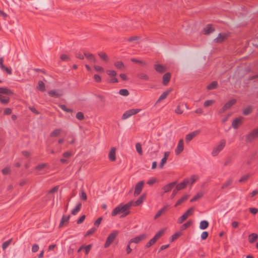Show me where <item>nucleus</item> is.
I'll list each match as a JSON object with an SVG mask.
<instances>
[{
    "label": "nucleus",
    "mask_w": 258,
    "mask_h": 258,
    "mask_svg": "<svg viewBox=\"0 0 258 258\" xmlns=\"http://www.w3.org/2000/svg\"><path fill=\"white\" fill-rule=\"evenodd\" d=\"M12 242V239H9L5 242H4L2 245V248L3 250L6 249L11 244Z\"/></svg>",
    "instance_id": "nucleus-49"
},
{
    "label": "nucleus",
    "mask_w": 258,
    "mask_h": 258,
    "mask_svg": "<svg viewBox=\"0 0 258 258\" xmlns=\"http://www.w3.org/2000/svg\"><path fill=\"white\" fill-rule=\"evenodd\" d=\"M96 230V227H93L92 228L89 229L87 232V233L85 234V236H89L90 235H91V234H93L95 232Z\"/></svg>",
    "instance_id": "nucleus-55"
},
{
    "label": "nucleus",
    "mask_w": 258,
    "mask_h": 258,
    "mask_svg": "<svg viewBox=\"0 0 258 258\" xmlns=\"http://www.w3.org/2000/svg\"><path fill=\"white\" fill-rule=\"evenodd\" d=\"M171 91V89H169L168 90H166V91H164L160 96L159 98H158V99L156 101V104H157V103H159L161 100H162L163 99H165L167 97V96L169 95V94L170 93V92Z\"/></svg>",
    "instance_id": "nucleus-20"
},
{
    "label": "nucleus",
    "mask_w": 258,
    "mask_h": 258,
    "mask_svg": "<svg viewBox=\"0 0 258 258\" xmlns=\"http://www.w3.org/2000/svg\"><path fill=\"white\" fill-rule=\"evenodd\" d=\"M194 208H190L188 209L181 217H180L177 220L178 224L183 223L187 218L192 214L194 212Z\"/></svg>",
    "instance_id": "nucleus-6"
},
{
    "label": "nucleus",
    "mask_w": 258,
    "mask_h": 258,
    "mask_svg": "<svg viewBox=\"0 0 258 258\" xmlns=\"http://www.w3.org/2000/svg\"><path fill=\"white\" fill-rule=\"evenodd\" d=\"M249 177H250L249 174H245V175L242 176L240 178V179L239 180V181L240 182H244V181H246L249 178Z\"/></svg>",
    "instance_id": "nucleus-52"
},
{
    "label": "nucleus",
    "mask_w": 258,
    "mask_h": 258,
    "mask_svg": "<svg viewBox=\"0 0 258 258\" xmlns=\"http://www.w3.org/2000/svg\"><path fill=\"white\" fill-rule=\"evenodd\" d=\"M236 102V100L235 99H232L226 103L224 106L226 109H228L230 108Z\"/></svg>",
    "instance_id": "nucleus-27"
},
{
    "label": "nucleus",
    "mask_w": 258,
    "mask_h": 258,
    "mask_svg": "<svg viewBox=\"0 0 258 258\" xmlns=\"http://www.w3.org/2000/svg\"><path fill=\"white\" fill-rule=\"evenodd\" d=\"M60 59L63 61H68L70 60L69 57L64 54H62L60 55Z\"/></svg>",
    "instance_id": "nucleus-57"
},
{
    "label": "nucleus",
    "mask_w": 258,
    "mask_h": 258,
    "mask_svg": "<svg viewBox=\"0 0 258 258\" xmlns=\"http://www.w3.org/2000/svg\"><path fill=\"white\" fill-rule=\"evenodd\" d=\"M61 132V130L60 128L55 129L50 134V137H58Z\"/></svg>",
    "instance_id": "nucleus-28"
},
{
    "label": "nucleus",
    "mask_w": 258,
    "mask_h": 258,
    "mask_svg": "<svg viewBox=\"0 0 258 258\" xmlns=\"http://www.w3.org/2000/svg\"><path fill=\"white\" fill-rule=\"evenodd\" d=\"M84 55L86 57V58L90 61H92L94 62H96V59L93 54L90 53H84Z\"/></svg>",
    "instance_id": "nucleus-34"
},
{
    "label": "nucleus",
    "mask_w": 258,
    "mask_h": 258,
    "mask_svg": "<svg viewBox=\"0 0 258 258\" xmlns=\"http://www.w3.org/2000/svg\"><path fill=\"white\" fill-rule=\"evenodd\" d=\"M48 94L52 97L58 98L61 96V94L57 92L55 90H51L48 92Z\"/></svg>",
    "instance_id": "nucleus-24"
},
{
    "label": "nucleus",
    "mask_w": 258,
    "mask_h": 258,
    "mask_svg": "<svg viewBox=\"0 0 258 258\" xmlns=\"http://www.w3.org/2000/svg\"><path fill=\"white\" fill-rule=\"evenodd\" d=\"M138 77L142 80L148 81L149 80V77L144 73H140L138 75Z\"/></svg>",
    "instance_id": "nucleus-51"
},
{
    "label": "nucleus",
    "mask_w": 258,
    "mask_h": 258,
    "mask_svg": "<svg viewBox=\"0 0 258 258\" xmlns=\"http://www.w3.org/2000/svg\"><path fill=\"white\" fill-rule=\"evenodd\" d=\"M204 194L202 192L198 193L191 200L190 202H194L198 200L199 199L203 197Z\"/></svg>",
    "instance_id": "nucleus-38"
},
{
    "label": "nucleus",
    "mask_w": 258,
    "mask_h": 258,
    "mask_svg": "<svg viewBox=\"0 0 258 258\" xmlns=\"http://www.w3.org/2000/svg\"><path fill=\"white\" fill-rule=\"evenodd\" d=\"M198 179H199V176L198 175H192L189 178H185V179L189 180L188 184H192Z\"/></svg>",
    "instance_id": "nucleus-36"
},
{
    "label": "nucleus",
    "mask_w": 258,
    "mask_h": 258,
    "mask_svg": "<svg viewBox=\"0 0 258 258\" xmlns=\"http://www.w3.org/2000/svg\"><path fill=\"white\" fill-rule=\"evenodd\" d=\"M0 101L3 104H7L10 101V98L0 95Z\"/></svg>",
    "instance_id": "nucleus-31"
},
{
    "label": "nucleus",
    "mask_w": 258,
    "mask_h": 258,
    "mask_svg": "<svg viewBox=\"0 0 258 258\" xmlns=\"http://www.w3.org/2000/svg\"><path fill=\"white\" fill-rule=\"evenodd\" d=\"M73 155V152L71 151L66 152L63 153L62 156L65 158H69Z\"/></svg>",
    "instance_id": "nucleus-53"
},
{
    "label": "nucleus",
    "mask_w": 258,
    "mask_h": 258,
    "mask_svg": "<svg viewBox=\"0 0 258 258\" xmlns=\"http://www.w3.org/2000/svg\"><path fill=\"white\" fill-rule=\"evenodd\" d=\"M164 230L163 229H161L159 230L154 236V238H155L156 240L159 239L164 234Z\"/></svg>",
    "instance_id": "nucleus-40"
},
{
    "label": "nucleus",
    "mask_w": 258,
    "mask_h": 258,
    "mask_svg": "<svg viewBox=\"0 0 258 258\" xmlns=\"http://www.w3.org/2000/svg\"><path fill=\"white\" fill-rule=\"evenodd\" d=\"M232 179L231 178L228 179L221 186L222 189H225L228 187V186L231 184Z\"/></svg>",
    "instance_id": "nucleus-42"
},
{
    "label": "nucleus",
    "mask_w": 258,
    "mask_h": 258,
    "mask_svg": "<svg viewBox=\"0 0 258 258\" xmlns=\"http://www.w3.org/2000/svg\"><path fill=\"white\" fill-rule=\"evenodd\" d=\"M176 184V182H172L164 186L162 188L163 190L162 194L170 191L175 186Z\"/></svg>",
    "instance_id": "nucleus-10"
},
{
    "label": "nucleus",
    "mask_w": 258,
    "mask_h": 258,
    "mask_svg": "<svg viewBox=\"0 0 258 258\" xmlns=\"http://www.w3.org/2000/svg\"><path fill=\"white\" fill-rule=\"evenodd\" d=\"M215 30L212 24H208L203 29V32L205 34H209Z\"/></svg>",
    "instance_id": "nucleus-17"
},
{
    "label": "nucleus",
    "mask_w": 258,
    "mask_h": 258,
    "mask_svg": "<svg viewBox=\"0 0 258 258\" xmlns=\"http://www.w3.org/2000/svg\"><path fill=\"white\" fill-rule=\"evenodd\" d=\"M37 88L38 90L42 92H44L45 91V84L42 81H39L38 83Z\"/></svg>",
    "instance_id": "nucleus-37"
},
{
    "label": "nucleus",
    "mask_w": 258,
    "mask_h": 258,
    "mask_svg": "<svg viewBox=\"0 0 258 258\" xmlns=\"http://www.w3.org/2000/svg\"><path fill=\"white\" fill-rule=\"evenodd\" d=\"M258 238V235L255 233H252L248 236V241L250 243H253Z\"/></svg>",
    "instance_id": "nucleus-26"
},
{
    "label": "nucleus",
    "mask_w": 258,
    "mask_h": 258,
    "mask_svg": "<svg viewBox=\"0 0 258 258\" xmlns=\"http://www.w3.org/2000/svg\"><path fill=\"white\" fill-rule=\"evenodd\" d=\"M2 94L13 95L14 94V93L11 90L7 88L0 87V95Z\"/></svg>",
    "instance_id": "nucleus-18"
},
{
    "label": "nucleus",
    "mask_w": 258,
    "mask_h": 258,
    "mask_svg": "<svg viewBox=\"0 0 258 258\" xmlns=\"http://www.w3.org/2000/svg\"><path fill=\"white\" fill-rule=\"evenodd\" d=\"M3 58L0 57V68L3 71H5L8 74L11 75L12 74V70L5 67L3 64Z\"/></svg>",
    "instance_id": "nucleus-15"
},
{
    "label": "nucleus",
    "mask_w": 258,
    "mask_h": 258,
    "mask_svg": "<svg viewBox=\"0 0 258 258\" xmlns=\"http://www.w3.org/2000/svg\"><path fill=\"white\" fill-rule=\"evenodd\" d=\"M171 78V74L170 73H167L163 76V84L164 86L167 85L169 82Z\"/></svg>",
    "instance_id": "nucleus-21"
},
{
    "label": "nucleus",
    "mask_w": 258,
    "mask_h": 258,
    "mask_svg": "<svg viewBox=\"0 0 258 258\" xmlns=\"http://www.w3.org/2000/svg\"><path fill=\"white\" fill-rule=\"evenodd\" d=\"M228 37V35L226 33H219L217 37L214 39L215 42L221 43L223 42Z\"/></svg>",
    "instance_id": "nucleus-13"
},
{
    "label": "nucleus",
    "mask_w": 258,
    "mask_h": 258,
    "mask_svg": "<svg viewBox=\"0 0 258 258\" xmlns=\"http://www.w3.org/2000/svg\"><path fill=\"white\" fill-rule=\"evenodd\" d=\"M102 220V217L98 218L94 222V225L96 227H98L100 224L101 221Z\"/></svg>",
    "instance_id": "nucleus-60"
},
{
    "label": "nucleus",
    "mask_w": 258,
    "mask_h": 258,
    "mask_svg": "<svg viewBox=\"0 0 258 258\" xmlns=\"http://www.w3.org/2000/svg\"><path fill=\"white\" fill-rule=\"evenodd\" d=\"M38 249H39L38 245L37 244H33V245L32 246V251L33 252H36L38 250Z\"/></svg>",
    "instance_id": "nucleus-64"
},
{
    "label": "nucleus",
    "mask_w": 258,
    "mask_h": 258,
    "mask_svg": "<svg viewBox=\"0 0 258 258\" xmlns=\"http://www.w3.org/2000/svg\"><path fill=\"white\" fill-rule=\"evenodd\" d=\"M58 106L64 111L69 112V113H72L73 112V110L72 109L68 108L67 106L64 104H59Z\"/></svg>",
    "instance_id": "nucleus-39"
},
{
    "label": "nucleus",
    "mask_w": 258,
    "mask_h": 258,
    "mask_svg": "<svg viewBox=\"0 0 258 258\" xmlns=\"http://www.w3.org/2000/svg\"><path fill=\"white\" fill-rule=\"evenodd\" d=\"M141 110V109L139 108H133L129 110H126L125 111L122 116V119H126L131 116L136 114L138 113H139Z\"/></svg>",
    "instance_id": "nucleus-4"
},
{
    "label": "nucleus",
    "mask_w": 258,
    "mask_h": 258,
    "mask_svg": "<svg viewBox=\"0 0 258 258\" xmlns=\"http://www.w3.org/2000/svg\"><path fill=\"white\" fill-rule=\"evenodd\" d=\"M168 208V205L164 206L162 209H161L160 210L158 211L157 214L154 216V219H157L159 217H160L161 215L167 210Z\"/></svg>",
    "instance_id": "nucleus-22"
},
{
    "label": "nucleus",
    "mask_w": 258,
    "mask_h": 258,
    "mask_svg": "<svg viewBox=\"0 0 258 258\" xmlns=\"http://www.w3.org/2000/svg\"><path fill=\"white\" fill-rule=\"evenodd\" d=\"M144 184V182L143 180H142L138 182L137 184L136 185L134 191V195L135 196H138L140 194L142 190Z\"/></svg>",
    "instance_id": "nucleus-7"
},
{
    "label": "nucleus",
    "mask_w": 258,
    "mask_h": 258,
    "mask_svg": "<svg viewBox=\"0 0 258 258\" xmlns=\"http://www.w3.org/2000/svg\"><path fill=\"white\" fill-rule=\"evenodd\" d=\"M188 183L189 180L184 179L182 182L177 184L175 188L177 189V190H181L184 189L186 187V185L188 184Z\"/></svg>",
    "instance_id": "nucleus-19"
},
{
    "label": "nucleus",
    "mask_w": 258,
    "mask_h": 258,
    "mask_svg": "<svg viewBox=\"0 0 258 258\" xmlns=\"http://www.w3.org/2000/svg\"><path fill=\"white\" fill-rule=\"evenodd\" d=\"M108 158L111 161L116 160V148L115 147L111 148L108 154Z\"/></svg>",
    "instance_id": "nucleus-14"
},
{
    "label": "nucleus",
    "mask_w": 258,
    "mask_h": 258,
    "mask_svg": "<svg viewBox=\"0 0 258 258\" xmlns=\"http://www.w3.org/2000/svg\"><path fill=\"white\" fill-rule=\"evenodd\" d=\"M217 85H218L217 82L213 81L211 83H210L209 85L207 86V88L209 90L215 89L217 88Z\"/></svg>",
    "instance_id": "nucleus-35"
},
{
    "label": "nucleus",
    "mask_w": 258,
    "mask_h": 258,
    "mask_svg": "<svg viewBox=\"0 0 258 258\" xmlns=\"http://www.w3.org/2000/svg\"><path fill=\"white\" fill-rule=\"evenodd\" d=\"M144 198L145 196L144 195H142L136 202H133V206H138L141 205L143 203Z\"/></svg>",
    "instance_id": "nucleus-29"
},
{
    "label": "nucleus",
    "mask_w": 258,
    "mask_h": 258,
    "mask_svg": "<svg viewBox=\"0 0 258 258\" xmlns=\"http://www.w3.org/2000/svg\"><path fill=\"white\" fill-rule=\"evenodd\" d=\"M119 94L123 96H127L130 93L127 89H122L119 91Z\"/></svg>",
    "instance_id": "nucleus-44"
},
{
    "label": "nucleus",
    "mask_w": 258,
    "mask_h": 258,
    "mask_svg": "<svg viewBox=\"0 0 258 258\" xmlns=\"http://www.w3.org/2000/svg\"><path fill=\"white\" fill-rule=\"evenodd\" d=\"M154 69L157 72L160 73H163L166 71L165 68L160 64H155Z\"/></svg>",
    "instance_id": "nucleus-23"
},
{
    "label": "nucleus",
    "mask_w": 258,
    "mask_h": 258,
    "mask_svg": "<svg viewBox=\"0 0 258 258\" xmlns=\"http://www.w3.org/2000/svg\"><path fill=\"white\" fill-rule=\"evenodd\" d=\"M133 206V201H130L126 204H120L115 207L111 213L112 216H115L117 214L123 213V215L121 217H125L128 215L130 212L128 211L130 208Z\"/></svg>",
    "instance_id": "nucleus-1"
},
{
    "label": "nucleus",
    "mask_w": 258,
    "mask_h": 258,
    "mask_svg": "<svg viewBox=\"0 0 258 258\" xmlns=\"http://www.w3.org/2000/svg\"><path fill=\"white\" fill-rule=\"evenodd\" d=\"M252 112V108L250 106H248L246 108L244 109L242 111V113L244 115H247Z\"/></svg>",
    "instance_id": "nucleus-45"
},
{
    "label": "nucleus",
    "mask_w": 258,
    "mask_h": 258,
    "mask_svg": "<svg viewBox=\"0 0 258 258\" xmlns=\"http://www.w3.org/2000/svg\"><path fill=\"white\" fill-rule=\"evenodd\" d=\"M181 235V233L180 232H176L173 235L171 236L170 239V242H173L176 239H177Z\"/></svg>",
    "instance_id": "nucleus-46"
},
{
    "label": "nucleus",
    "mask_w": 258,
    "mask_h": 258,
    "mask_svg": "<svg viewBox=\"0 0 258 258\" xmlns=\"http://www.w3.org/2000/svg\"><path fill=\"white\" fill-rule=\"evenodd\" d=\"M107 74L110 77H115L117 75L116 72L114 70L106 71Z\"/></svg>",
    "instance_id": "nucleus-54"
},
{
    "label": "nucleus",
    "mask_w": 258,
    "mask_h": 258,
    "mask_svg": "<svg viewBox=\"0 0 258 258\" xmlns=\"http://www.w3.org/2000/svg\"><path fill=\"white\" fill-rule=\"evenodd\" d=\"M209 225V222L206 220H203L200 222V228L201 229H205L208 227Z\"/></svg>",
    "instance_id": "nucleus-30"
},
{
    "label": "nucleus",
    "mask_w": 258,
    "mask_h": 258,
    "mask_svg": "<svg viewBox=\"0 0 258 258\" xmlns=\"http://www.w3.org/2000/svg\"><path fill=\"white\" fill-rule=\"evenodd\" d=\"M225 141L224 140H221L218 145L213 149V151L212 152V155L213 156H217L219 154V153L223 149V148L225 146Z\"/></svg>",
    "instance_id": "nucleus-3"
},
{
    "label": "nucleus",
    "mask_w": 258,
    "mask_h": 258,
    "mask_svg": "<svg viewBox=\"0 0 258 258\" xmlns=\"http://www.w3.org/2000/svg\"><path fill=\"white\" fill-rule=\"evenodd\" d=\"M98 54L102 60L108 61V56L105 53L103 52H98Z\"/></svg>",
    "instance_id": "nucleus-43"
},
{
    "label": "nucleus",
    "mask_w": 258,
    "mask_h": 258,
    "mask_svg": "<svg viewBox=\"0 0 258 258\" xmlns=\"http://www.w3.org/2000/svg\"><path fill=\"white\" fill-rule=\"evenodd\" d=\"M192 224V222L191 221H187V222H186L185 223L183 224L181 226V230H185L186 229V228H187L188 227H189V226H190V225H191Z\"/></svg>",
    "instance_id": "nucleus-48"
},
{
    "label": "nucleus",
    "mask_w": 258,
    "mask_h": 258,
    "mask_svg": "<svg viewBox=\"0 0 258 258\" xmlns=\"http://www.w3.org/2000/svg\"><path fill=\"white\" fill-rule=\"evenodd\" d=\"M136 149L137 151L140 155H141L143 154L142 146L140 143H138L136 144Z\"/></svg>",
    "instance_id": "nucleus-47"
},
{
    "label": "nucleus",
    "mask_w": 258,
    "mask_h": 258,
    "mask_svg": "<svg viewBox=\"0 0 258 258\" xmlns=\"http://www.w3.org/2000/svg\"><path fill=\"white\" fill-rule=\"evenodd\" d=\"M157 241V240L154 238V237L151 239L147 243L146 245H145V248H149L152 246L155 243V242Z\"/></svg>",
    "instance_id": "nucleus-41"
},
{
    "label": "nucleus",
    "mask_w": 258,
    "mask_h": 258,
    "mask_svg": "<svg viewBox=\"0 0 258 258\" xmlns=\"http://www.w3.org/2000/svg\"><path fill=\"white\" fill-rule=\"evenodd\" d=\"M114 66L117 69H123L125 68V66L121 61H117L114 63Z\"/></svg>",
    "instance_id": "nucleus-33"
},
{
    "label": "nucleus",
    "mask_w": 258,
    "mask_h": 258,
    "mask_svg": "<svg viewBox=\"0 0 258 258\" xmlns=\"http://www.w3.org/2000/svg\"><path fill=\"white\" fill-rule=\"evenodd\" d=\"M201 131L200 130H196L189 134H188L185 136V141L187 142L191 141L194 138L199 135Z\"/></svg>",
    "instance_id": "nucleus-9"
},
{
    "label": "nucleus",
    "mask_w": 258,
    "mask_h": 258,
    "mask_svg": "<svg viewBox=\"0 0 258 258\" xmlns=\"http://www.w3.org/2000/svg\"><path fill=\"white\" fill-rule=\"evenodd\" d=\"M118 231L115 230L110 233L107 237L106 242L104 244V247L105 248L108 247L111 243L114 240L115 237L118 234Z\"/></svg>",
    "instance_id": "nucleus-5"
},
{
    "label": "nucleus",
    "mask_w": 258,
    "mask_h": 258,
    "mask_svg": "<svg viewBox=\"0 0 258 258\" xmlns=\"http://www.w3.org/2000/svg\"><path fill=\"white\" fill-rule=\"evenodd\" d=\"M2 172L3 174L7 175L10 173V169L9 167H6L2 169Z\"/></svg>",
    "instance_id": "nucleus-62"
},
{
    "label": "nucleus",
    "mask_w": 258,
    "mask_h": 258,
    "mask_svg": "<svg viewBox=\"0 0 258 258\" xmlns=\"http://www.w3.org/2000/svg\"><path fill=\"white\" fill-rule=\"evenodd\" d=\"M209 235V233L207 231H204L201 234V239L202 240L206 239Z\"/></svg>",
    "instance_id": "nucleus-61"
},
{
    "label": "nucleus",
    "mask_w": 258,
    "mask_h": 258,
    "mask_svg": "<svg viewBox=\"0 0 258 258\" xmlns=\"http://www.w3.org/2000/svg\"><path fill=\"white\" fill-rule=\"evenodd\" d=\"M167 159L166 158H164V157L161 159V162L159 165V167L160 169L163 168L164 164L166 163L167 162Z\"/></svg>",
    "instance_id": "nucleus-59"
},
{
    "label": "nucleus",
    "mask_w": 258,
    "mask_h": 258,
    "mask_svg": "<svg viewBox=\"0 0 258 258\" xmlns=\"http://www.w3.org/2000/svg\"><path fill=\"white\" fill-rule=\"evenodd\" d=\"M70 218V215H68V216H66L64 215H62L61 220H60V223H59V227H61L64 225H67L68 223V221H69Z\"/></svg>",
    "instance_id": "nucleus-16"
},
{
    "label": "nucleus",
    "mask_w": 258,
    "mask_h": 258,
    "mask_svg": "<svg viewBox=\"0 0 258 258\" xmlns=\"http://www.w3.org/2000/svg\"><path fill=\"white\" fill-rule=\"evenodd\" d=\"M243 118L242 117H239L234 119L231 124L232 127L234 129L238 128L239 125L242 123Z\"/></svg>",
    "instance_id": "nucleus-12"
},
{
    "label": "nucleus",
    "mask_w": 258,
    "mask_h": 258,
    "mask_svg": "<svg viewBox=\"0 0 258 258\" xmlns=\"http://www.w3.org/2000/svg\"><path fill=\"white\" fill-rule=\"evenodd\" d=\"M188 198V195H185L180 199H179L175 205V207H177L182 204L183 202L187 200Z\"/></svg>",
    "instance_id": "nucleus-32"
},
{
    "label": "nucleus",
    "mask_w": 258,
    "mask_h": 258,
    "mask_svg": "<svg viewBox=\"0 0 258 258\" xmlns=\"http://www.w3.org/2000/svg\"><path fill=\"white\" fill-rule=\"evenodd\" d=\"M181 103L177 106V108L175 110L176 113L181 114L183 113V110L181 109Z\"/></svg>",
    "instance_id": "nucleus-56"
},
{
    "label": "nucleus",
    "mask_w": 258,
    "mask_h": 258,
    "mask_svg": "<svg viewBox=\"0 0 258 258\" xmlns=\"http://www.w3.org/2000/svg\"><path fill=\"white\" fill-rule=\"evenodd\" d=\"M147 238V235L146 234H142L138 236H136L133 238H132L129 241L130 243H138L142 240L145 239Z\"/></svg>",
    "instance_id": "nucleus-8"
},
{
    "label": "nucleus",
    "mask_w": 258,
    "mask_h": 258,
    "mask_svg": "<svg viewBox=\"0 0 258 258\" xmlns=\"http://www.w3.org/2000/svg\"><path fill=\"white\" fill-rule=\"evenodd\" d=\"M58 186H55L48 191V194H52L57 191Z\"/></svg>",
    "instance_id": "nucleus-63"
},
{
    "label": "nucleus",
    "mask_w": 258,
    "mask_h": 258,
    "mask_svg": "<svg viewBox=\"0 0 258 258\" xmlns=\"http://www.w3.org/2000/svg\"><path fill=\"white\" fill-rule=\"evenodd\" d=\"M257 138H258V127L253 130L246 135L245 142L246 143H251Z\"/></svg>",
    "instance_id": "nucleus-2"
},
{
    "label": "nucleus",
    "mask_w": 258,
    "mask_h": 258,
    "mask_svg": "<svg viewBox=\"0 0 258 258\" xmlns=\"http://www.w3.org/2000/svg\"><path fill=\"white\" fill-rule=\"evenodd\" d=\"M131 60L132 62H135L137 63H139V64H142V65H144L146 64V63L144 61H143L142 60H138V59H137L134 58H131Z\"/></svg>",
    "instance_id": "nucleus-58"
},
{
    "label": "nucleus",
    "mask_w": 258,
    "mask_h": 258,
    "mask_svg": "<svg viewBox=\"0 0 258 258\" xmlns=\"http://www.w3.org/2000/svg\"><path fill=\"white\" fill-rule=\"evenodd\" d=\"M81 207L82 204L81 203H78L76 207L72 210L71 214L76 215L80 211Z\"/></svg>",
    "instance_id": "nucleus-25"
},
{
    "label": "nucleus",
    "mask_w": 258,
    "mask_h": 258,
    "mask_svg": "<svg viewBox=\"0 0 258 258\" xmlns=\"http://www.w3.org/2000/svg\"><path fill=\"white\" fill-rule=\"evenodd\" d=\"M183 141L182 139H180L178 143L177 146L175 150L176 155H179L183 150Z\"/></svg>",
    "instance_id": "nucleus-11"
},
{
    "label": "nucleus",
    "mask_w": 258,
    "mask_h": 258,
    "mask_svg": "<svg viewBox=\"0 0 258 258\" xmlns=\"http://www.w3.org/2000/svg\"><path fill=\"white\" fill-rule=\"evenodd\" d=\"M76 118L79 120H82L84 119V115L82 112H78L76 114Z\"/></svg>",
    "instance_id": "nucleus-50"
}]
</instances>
